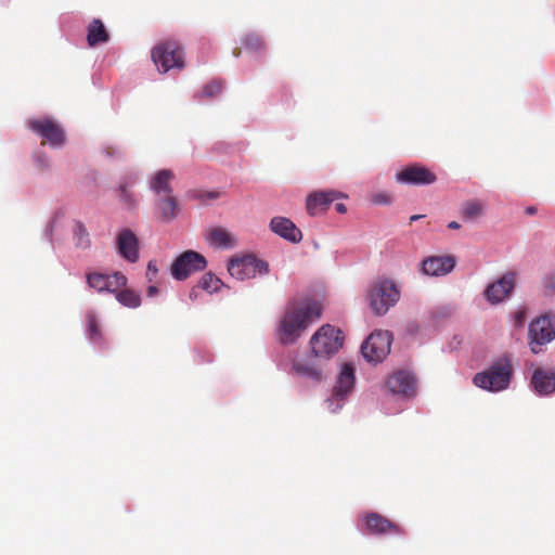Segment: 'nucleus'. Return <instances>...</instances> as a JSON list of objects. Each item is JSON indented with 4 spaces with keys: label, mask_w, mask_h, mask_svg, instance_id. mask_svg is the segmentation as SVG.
Returning <instances> with one entry per match:
<instances>
[{
    "label": "nucleus",
    "mask_w": 555,
    "mask_h": 555,
    "mask_svg": "<svg viewBox=\"0 0 555 555\" xmlns=\"http://www.w3.org/2000/svg\"><path fill=\"white\" fill-rule=\"evenodd\" d=\"M321 315L319 304L310 300L288 304L280 322V336L283 344H293L301 333Z\"/></svg>",
    "instance_id": "nucleus-1"
},
{
    "label": "nucleus",
    "mask_w": 555,
    "mask_h": 555,
    "mask_svg": "<svg viewBox=\"0 0 555 555\" xmlns=\"http://www.w3.org/2000/svg\"><path fill=\"white\" fill-rule=\"evenodd\" d=\"M513 376L512 360L508 356L496 359L487 370L474 376V384L488 391L496 392L508 387Z\"/></svg>",
    "instance_id": "nucleus-2"
},
{
    "label": "nucleus",
    "mask_w": 555,
    "mask_h": 555,
    "mask_svg": "<svg viewBox=\"0 0 555 555\" xmlns=\"http://www.w3.org/2000/svg\"><path fill=\"white\" fill-rule=\"evenodd\" d=\"M344 336L339 328L325 324L310 339L311 351L317 358H330L343 347Z\"/></svg>",
    "instance_id": "nucleus-3"
},
{
    "label": "nucleus",
    "mask_w": 555,
    "mask_h": 555,
    "mask_svg": "<svg viewBox=\"0 0 555 555\" xmlns=\"http://www.w3.org/2000/svg\"><path fill=\"white\" fill-rule=\"evenodd\" d=\"M152 60L159 73L182 69L185 66L183 50L176 40H165L156 44L152 49Z\"/></svg>",
    "instance_id": "nucleus-4"
},
{
    "label": "nucleus",
    "mask_w": 555,
    "mask_h": 555,
    "mask_svg": "<svg viewBox=\"0 0 555 555\" xmlns=\"http://www.w3.org/2000/svg\"><path fill=\"white\" fill-rule=\"evenodd\" d=\"M399 297L400 293L390 280L379 279L370 288V306L377 315L385 314L399 300Z\"/></svg>",
    "instance_id": "nucleus-5"
},
{
    "label": "nucleus",
    "mask_w": 555,
    "mask_h": 555,
    "mask_svg": "<svg viewBox=\"0 0 555 555\" xmlns=\"http://www.w3.org/2000/svg\"><path fill=\"white\" fill-rule=\"evenodd\" d=\"M228 271L231 276L244 281L246 279H253L257 274L262 275L269 273V264L254 255H245L242 257H232L228 263Z\"/></svg>",
    "instance_id": "nucleus-6"
},
{
    "label": "nucleus",
    "mask_w": 555,
    "mask_h": 555,
    "mask_svg": "<svg viewBox=\"0 0 555 555\" xmlns=\"http://www.w3.org/2000/svg\"><path fill=\"white\" fill-rule=\"evenodd\" d=\"M391 341L390 332L375 331L362 344L361 352L369 362H382L390 352Z\"/></svg>",
    "instance_id": "nucleus-7"
},
{
    "label": "nucleus",
    "mask_w": 555,
    "mask_h": 555,
    "mask_svg": "<svg viewBox=\"0 0 555 555\" xmlns=\"http://www.w3.org/2000/svg\"><path fill=\"white\" fill-rule=\"evenodd\" d=\"M28 128L43 139L42 144L49 143L52 147H61L66 140L65 131L62 126L49 117L30 119L27 121Z\"/></svg>",
    "instance_id": "nucleus-8"
},
{
    "label": "nucleus",
    "mask_w": 555,
    "mask_h": 555,
    "mask_svg": "<svg viewBox=\"0 0 555 555\" xmlns=\"http://www.w3.org/2000/svg\"><path fill=\"white\" fill-rule=\"evenodd\" d=\"M206 266L207 261L203 255L194 250H186L175 259L170 270L176 280L183 281L192 273L204 270Z\"/></svg>",
    "instance_id": "nucleus-9"
},
{
    "label": "nucleus",
    "mask_w": 555,
    "mask_h": 555,
    "mask_svg": "<svg viewBox=\"0 0 555 555\" xmlns=\"http://www.w3.org/2000/svg\"><path fill=\"white\" fill-rule=\"evenodd\" d=\"M555 339V328L547 315L533 320L529 325V346L533 353H539L541 347Z\"/></svg>",
    "instance_id": "nucleus-10"
},
{
    "label": "nucleus",
    "mask_w": 555,
    "mask_h": 555,
    "mask_svg": "<svg viewBox=\"0 0 555 555\" xmlns=\"http://www.w3.org/2000/svg\"><path fill=\"white\" fill-rule=\"evenodd\" d=\"M516 273L506 272L498 281L489 284L483 292L488 302L498 305L506 299L515 288Z\"/></svg>",
    "instance_id": "nucleus-11"
},
{
    "label": "nucleus",
    "mask_w": 555,
    "mask_h": 555,
    "mask_svg": "<svg viewBox=\"0 0 555 555\" xmlns=\"http://www.w3.org/2000/svg\"><path fill=\"white\" fill-rule=\"evenodd\" d=\"M365 528L370 534L375 535H385V534H393V535H404L405 530L402 526L393 522L389 518L378 514V513H369L364 517Z\"/></svg>",
    "instance_id": "nucleus-12"
},
{
    "label": "nucleus",
    "mask_w": 555,
    "mask_h": 555,
    "mask_svg": "<svg viewBox=\"0 0 555 555\" xmlns=\"http://www.w3.org/2000/svg\"><path fill=\"white\" fill-rule=\"evenodd\" d=\"M396 178L399 182L413 185H427L433 184L437 177L425 166L410 165L397 172Z\"/></svg>",
    "instance_id": "nucleus-13"
},
{
    "label": "nucleus",
    "mask_w": 555,
    "mask_h": 555,
    "mask_svg": "<svg viewBox=\"0 0 555 555\" xmlns=\"http://www.w3.org/2000/svg\"><path fill=\"white\" fill-rule=\"evenodd\" d=\"M387 386L392 393L411 397L415 393L416 382L406 371H398L389 376Z\"/></svg>",
    "instance_id": "nucleus-14"
},
{
    "label": "nucleus",
    "mask_w": 555,
    "mask_h": 555,
    "mask_svg": "<svg viewBox=\"0 0 555 555\" xmlns=\"http://www.w3.org/2000/svg\"><path fill=\"white\" fill-rule=\"evenodd\" d=\"M118 253L129 262L139 259V241L130 229H122L117 236Z\"/></svg>",
    "instance_id": "nucleus-15"
},
{
    "label": "nucleus",
    "mask_w": 555,
    "mask_h": 555,
    "mask_svg": "<svg viewBox=\"0 0 555 555\" xmlns=\"http://www.w3.org/2000/svg\"><path fill=\"white\" fill-rule=\"evenodd\" d=\"M454 266L453 256H431L423 260L422 272L426 275L439 276L451 272Z\"/></svg>",
    "instance_id": "nucleus-16"
},
{
    "label": "nucleus",
    "mask_w": 555,
    "mask_h": 555,
    "mask_svg": "<svg viewBox=\"0 0 555 555\" xmlns=\"http://www.w3.org/2000/svg\"><path fill=\"white\" fill-rule=\"evenodd\" d=\"M270 229L273 233L292 243H299L302 240L301 231L288 218L274 217L271 219Z\"/></svg>",
    "instance_id": "nucleus-17"
},
{
    "label": "nucleus",
    "mask_w": 555,
    "mask_h": 555,
    "mask_svg": "<svg viewBox=\"0 0 555 555\" xmlns=\"http://www.w3.org/2000/svg\"><path fill=\"white\" fill-rule=\"evenodd\" d=\"M531 385L540 396H547L555 391V372L548 369L538 367L531 377Z\"/></svg>",
    "instance_id": "nucleus-18"
},
{
    "label": "nucleus",
    "mask_w": 555,
    "mask_h": 555,
    "mask_svg": "<svg viewBox=\"0 0 555 555\" xmlns=\"http://www.w3.org/2000/svg\"><path fill=\"white\" fill-rule=\"evenodd\" d=\"M208 244L215 248L232 249L237 245L236 237L223 227H212L205 234Z\"/></svg>",
    "instance_id": "nucleus-19"
},
{
    "label": "nucleus",
    "mask_w": 555,
    "mask_h": 555,
    "mask_svg": "<svg viewBox=\"0 0 555 555\" xmlns=\"http://www.w3.org/2000/svg\"><path fill=\"white\" fill-rule=\"evenodd\" d=\"M339 196L340 193L335 191H321L311 194L307 198V210L309 215L314 216L320 211L326 210Z\"/></svg>",
    "instance_id": "nucleus-20"
},
{
    "label": "nucleus",
    "mask_w": 555,
    "mask_h": 555,
    "mask_svg": "<svg viewBox=\"0 0 555 555\" xmlns=\"http://www.w3.org/2000/svg\"><path fill=\"white\" fill-rule=\"evenodd\" d=\"M175 179V173L169 169H162L157 171L150 182L151 190L157 197L173 195L171 182Z\"/></svg>",
    "instance_id": "nucleus-21"
},
{
    "label": "nucleus",
    "mask_w": 555,
    "mask_h": 555,
    "mask_svg": "<svg viewBox=\"0 0 555 555\" xmlns=\"http://www.w3.org/2000/svg\"><path fill=\"white\" fill-rule=\"evenodd\" d=\"M354 385V369L350 363H345L338 375L337 385L333 389V395L343 399L348 395Z\"/></svg>",
    "instance_id": "nucleus-22"
},
{
    "label": "nucleus",
    "mask_w": 555,
    "mask_h": 555,
    "mask_svg": "<svg viewBox=\"0 0 555 555\" xmlns=\"http://www.w3.org/2000/svg\"><path fill=\"white\" fill-rule=\"evenodd\" d=\"M292 369L298 376L310 379L312 382H321L323 379L322 369L311 361H294Z\"/></svg>",
    "instance_id": "nucleus-23"
},
{
    "label": "nucleus",
    "mask_w": 555,
    "mask_h": 555,
    "mask_svg": "<svg viewBox=\"0 0 555 555\" xmlns=\"http://www.w3.org/2000/svg\"><path fill=\"white\" fill-rule=\"evenodd\" d=\"M156 208L158 218L164 222H169L178 215V202L175 195L157 197Z\"/></svg>",
    "instance_id": "nucleus-24"
},
{
    "label": "nucleus",
    "mask_w": 555,
    "mask_h": 555,
    "mask_svg": "<svg viewBox=\"0 0 555 555\" xmlns=\"http://www.w3.org/2000/svg\"><path fill=\"white\" fill-rule=\"evenodd\" d=\"M109 39L108 33L101 20L94 18L88 25L87 42L89 47L93 48L98 44L107 42Z\"/></svg>",
    "instance_id": "nucleus-25"
},
{
    "label": "nucleus",
    "mask_w": 555,
    "mask_h": 555,
    "mask_svg": "<svg viewBox=\"0 0 555 555\" xmlns=\"http://www.w3.org/2000/svg\"><path fill=\"white\" fill-rule=\"evenodd\" d=\"M242 43L244 48L249 52H262L266 49L263 39L257 34H247L243 39Z\"/></svg>",
    "instance_id": "nucleus-26"
},
{
    "label": "nucleus",
    "mask_w": 555,
    "mask_h": 555,
    "mask_svg": "<svg viewBox=\"0 0 555 555\" xmlns=\"http://www.w3.org/2000/svg\"><path fill=\"white\" fill-rule=\"evenodd\" d=\"M74 238L76 242V246L79 248H88L91 244L89 232L86 227L80 222H75L74 229Z\"/></svg>",
    "instance_id": "nucleus-27"
},
{
    "label": "nucleus",
    "mask_w": 555,
    "mask_h": 555,
    "mask_svg": "<svg viewBox=\"0 0 555 555\" xmlns=\"http://www.w3.org/2000/svg\"><path fill=\"white\" fill-rule=\"evenodd\" d=\"M117 300L129 308H137L141 304V297L139 294L131 289H124L117 293Z\"/></svg>",
    "instance_id": "nucleus-28"
},
{
    "label": "nucleus",
    "mask_w": 555,
    "mask_h": 555,
    "mask_svg": "<svg viewBox=\"0 0 555 555\" xmlns=\"http://www.w3.org/2000/svg\"><path fill=\"white\" fill-rule=\"evenodd\" d=\"M221 285V280L212 273H205L199 281L201 288L210 294L217 292Z\"/></svg>",
    "instance_id": "nucleus-29"
},
{
    "label": "nucleus",
    "mask_w": 555,
    "mask_h": 555,
    "mask_svg": "<svg viewBox=\"0 0 555 555\" xmlns=\"http://www.w3.org/2000/svg\"><path fill=\"white\" fill-rule=\"evenodd\" d=\"M132 183V181H124L120 183L118 188L119 198L128 208H133L137 205V198L134 194L128 190V186L131 185Z\"/></svg>",
    "instance_id": "nucleus-30"
},
{
    "label": "nucleus",
    "mask_w": 555,
    "mask_h": 555,
    "mask_svg": "<svg viewBox=\"0 0 555 555\" xmlns=\"http://www.w3.org/2000/svg\"><path fill=\"white\" fill-rule=\"evenodd\" d=\"M483 210L482 204L478 201H469L463 206V217L466 219H476L481 216Z\"/></svg>",
    "instance_id": "nucleus-31"
},
{
    "label": "nucleus",
    "mask_w": 555,
    "mask_h": 555,
    "mask_svg": "<svg viewBox=\"0 0 555 555\" xmlns=\"http://www.w3.org/2000/svg\"><path fill=\"white\" fill-rule=\"evenodd\" d=\"M87 282L95 291L104 292L107 288V274L90 273L87 275Z\"/></svg>",
    "instance_id": "nucleus-32"
},
{
    "label": "nucleus",
    "mask_w": 555,
    "mask_h": 555,
    "mask_svg": "<svg viewBox=\"0 0 555 555\" xmlns=\"http://www.w3.org/2000/svg\"><path fill=\"white\" fill-rule=\"evenodd\" d=\"M126 283H127V278L124 274L116 272L112 275H107V288H105V291L114 293L118 288L125 286Z\"/></svg>",
    "instance_id": "nucleus-33"
},
{
    "label": "nucleus",
    "mask_w": 555,
    "mask_h": 555,
    "mask_svg": "<svg viewBox=\"0 0 555 555\" xmlns=\"http://www.w3.org/2000/svg\"><path fill=\"white\" fill-rule=\"evenodd\" d=\"M221 89H222L221 81L211 80L203 88L201 95L209 99V98L217 95L221 91Z\"/></svg>",
    "instance_id": "nucleus-34"
},
{
    "label": "nucleus",
    "mask_w": 555,
    "mask_h": 555,
    "mask_svg": "<svg viewBox=\"0 0 555 555\" xmlns=\"http://www.w3.org/2000/svg\"><path fill=\"white\" fill-rule=\"evenodd\" d=\"M87 323H88V332H89V336L92 340H98L101 336L100 334V327H99V324H98V320L95 318V315L89 313L87 315Z\"/></svg>",
    "instance_id": "nucleus-35"
},
{
    "label": "nucleus",
    "mask_w": 555,
    "mask_h": 555,
    "mask_svg": "<svg viewBox=\"0 0 555 555\" xmlns=\"http://www.w3.org/2000/svg\"><path fill=\"white\" fill-rule=\"evenodd\" d=\"M195 197L202 203H208L220 197V193L217 191H198Z\"/></svg>",
    "instance_id": "nucleus-36"
},
{
    "label": "nucleus",
    "mask_w": 555,
    "mask_h": 555,
    "mask_svg": "<svg viewBox=\"0 0 555 555\" xmlns=\"http://www.w3.org/2000/svg\"><path fill=\"white\" fill-rule=\"evenodd\" d=\"M157 272H158V269H157L156 262L151 260L147 263V268H146V278H147V280L150 282H152L156 278Z\"/></svg>",
    "instance_id": "nucleus-37"
},
{
    "label": "nucleus",
    "mask_w": 555,
    "mask_h": 555,
    "mask_svg": "<svg viewBox=\"0 0 555 555\" xmlns=\"http://www.w3.org/2000/svg\"><path fill=\"white\" fill-rule=\"evenodd\" d=\"M525 319H526L525 311H517V312L514 314L515 324H516L517 326H521V325H524V323H525Z\"/></svg>",
    "instance_id": "nucleus-38"
},
{
    "label": "nucleus",
    "mask_w": 555,
    "mask_h": 555,
    "mask_svg": "<svg viewBox=\"0 0 555 555\" xmlns=\"http://www.w3.org/2000/svg\"><path fill=\"white\" fill-rule=\"evenodd\" d=\"M374 202L378 204H388L389 203V196L386 194H378L374 196Z\"/></svg>",
    "instance_id": "nucleus-39"
},
{
    "label": "nucleus",
    "mask_w": 555,
    "mask_h": 555,
    "mask_svg": "<svg viewBox=\"0 0 555 555\" xmlns=\"http://www.w3.org/2000/svg\"><path fill=\"white\" fill-rule=\"evenodd\" d=\"M158 294V288L155 285H151L146 289V295L149 297H154Z\"/></svg>",
    "instance_id": "nucleus-40"
},
{
    "label": "nucleus",
    "mask_w": 555,
    "mask_h": 555,
    "mask_svg": "<svg viewBox=\"0 0 555 555\" xmlns=\"http://www.w3.org/2000/svg\"><path fill=\"white\" fill-rule=\"evenodd\" d=\"M335 209L339 214H345L347 211V208H346V206L343 203H337L335 205Z\"/></svg>",
    "instance_id": "nucleus-41"
},
{
    "label": "nucleus",
    "mask_w": 555,
    "mask_h": 555,
    "mask_svg": "<svg viewBox=\"0 0 555 555\" xmlns=\"http://www.w3.org/2000/svg\"><path fill=\"white\" fill-rule=\"evenodd\" d=\"M104 153L107 155V156H113V155H116L117 154V151L113 147V146H106L104 149Z\"/></svg>",
    "instance_id": "nucleus-42"
},
{
    "label": "nucleus",
    "mask_w": 555,
    "mask_h": 555,
    "mask_svg": "<svg viewBox=\"0 0 555 555\" xmlns=\"http://www.w3.org/2000/svg\"><path fill=\"white\" fill-rule=\"evenodd\" d=\"M448 228L451 230H457L461 228V224L456 221H451L448 223Z\"/></svg>",
    "instance_id": "nucleus-43"
},
{
    "label": "nucleus",
    "mask_w": 555,
    "mask_h": 555,
    "mask_svg": "<svg viewBox=\"0 0 555 555\" xmlns=\"http://www.w3.org/2000/svg\"><path fill=\"white\" fill-rule=\"evenodd\" d=\"M38 162L40 163L41 168L48 167L47 159L42 156H38Z\"/></svg>",
    "instance_id": "nucleus-44"
},
{
    "label": "nucleus",
    "mask_w": 555,
    "mask_h": 555,
    "mask_svg": "<svg viewBox=\"0 0 555 555\" xmlns=\"http://www.w3.org/2000/svg\"><path fill=\"white\" fill-rule=\"evenodd\" d=\"M525 211H526L527 215L531 216V215H534L537 212V208L534 206H529V207L526 208Z\"/></svg>",
    "instance_id": "nucleus-45"
},
{
    "label": "nucleus",
    "mask_w": 555,
    "mask_h": 555,
    "mask_svg": "<svg viewBox=\"0 0 555 555\" xmlns=\"http://www.w3.org/2000/svg\"><path fill=\"white\" fill-rule=\"evenodd\" d=\"M422 217H423L422 215H413V216H411L410 221L411 222L416 221V220L421 219Z\"/></svg>",
    "instance_id": "nucleus-46"
},
{
    "label": "nucleus",
    "mask_w": 555,
    "mask_h": 555,
    "mask_svg": "<svg viewBox=\"0 0 555 555\" xmlns=\"http://www.w3.org/2000/svg\"><path fill=\"white\" fill-rule=\"evenodd\" d=\"M233 54H234V56H236V57H237V56H240V54H241V49H237V48H236V49H234Z\"/></svg>",
    "instance_id": "nucleus-47"
},
{
    "label": "nucleus",
    "mask_w": 555,
    "mask_h": 555,
    "mask_svg": "<svg viewBox=\"0 0 555 555\" xmlns=\"http://www.w3.org/2000/svg\"><path fill=\"white\" fill-rule=\"evenodd\" d=\"M195 291L193 289L191 293H190V296L192 297L194 295Z\"/></svg>",
    "instance_id": "nucleus-48"
}]
</instances>
